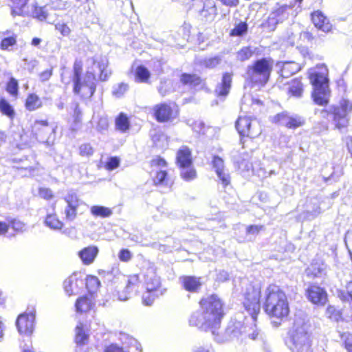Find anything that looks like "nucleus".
Here are the masks:
<instances>
[{"label":"nucleus","mask_w":352,"mask_h":352,"mask_svg":"<svg viewBox=\"0 0 352 352\" xmlns=\"http://www.w3.org/2000/svg\"><path fill=\"white\" fill-rule=\"evenodd\" d=\"M223 315V302L217 295L213 294L200 301V309L191 314L189 324L206 331H210L216 336L215 340L218 342L232 340L239 336L244 338L248 337L252 340H260L263 342V349L265 352H271L270 346L263 341V335L256 328L252 329V331L250 332L251 329H248L247 327H243L240 322H230L225 331V339L219 338L216 331L220 327Z\"/></svg>","instance_id":"nucleus-1"},{"label":"nucleus","mask_w":352,"mask_h":352,"mask_svg":"<svg viewBox=\"0 0 352 352\" xmlns=\"http://www.w3.org/2000/svg\"><path fill=\"white\" fill-rule=\"evenodd\" d=\"M264 309L276 326L287 318L289 313L287 298L285 292L277 285H270L265 291Z\"/></svg>","instance_id":"nucleus-2"},{"label":"nucleus","mask_w":352,"mask_h":352,"mask_svg":"<svg viewBox=\"0 0 352 352\" xmlns=\"http://www.w3.org/2000/svg\"><path fill=\"white\" fill-rule=\"evenodd\" d=\"M310 326L307 322L296 319L288 333L286 344L292 352H311Z\"/></svg>","instance_id":"nucleus-3"},{"label":"nucleus","mask_w":352,"mask_h":352,"mask_svg":"<svg viewBox=\"0 0 352 352\" xmlns=\"http://www.w3.org/2000/svg\"><path fill=\"white\" fill-rule=\"evenodd\" d=\"M309 79L314 87L312 98L316 104L323 106L328 103L329 96L328 69L321 65L309 71Z\"/></svg>","instance_id":"nucleus-4"},{"label":"nucleus","mask_w":352,"mask_h":352,"mask_svg":"<svg viewBox=\"0 0 352 352\" xmlns=\"http://www.w3.org/2000/svg\"><path fill=\"white\" fill-rule=\"evenodd\" d=\"M273 67V60L261 58L247 67V79L253 85L264 86L270 79Z\"/></svg>","instance_id":"nucleus-5"},{"label":"nucleus","mask_w":352,"mask_h":352,"mask_svg":"<svg viewBox=\"0 0 352 352\" xmlns=\"http://www.w3.org/2000/svg\"><path fill=\"white\" fill-rule=\"evenodd\" d=\"M260 289L252 285H248L244 294L243 305L253 322L256 320L257 316L260 312Z\"/></svg>","instance_id":"nucleus-6"},{"label":"nucleus","mask_w":352,"mask_h":352,"mask_svg":"<svg viewBox=\"0 0 352 352\" xmlns=\"http://www.w3.org/2000/svg\"><path fill=\"white\" fill-rule=\"evenodd\" d=\"M82 73V66L80 63L75 62L74 65V92L76 94L80 95L82 98H91L96 91V84L93 82H81L80 76Z\"/></svg>","instance_id":"nucleus-7"},{"label":"nucleus","mask_w":352,"mask_h":352,"mask_svg":"<svg viewBox=\"0 0 352 352\" xmlns=\"http://www.w3.org/2000/svg\"><path fill=\"white\" fill-rule=\"evenodd\" d=\"M32 133L36 139L50 146L55 140V129L47 120H36L32 125Z\"/></svg>","instance_id":"nucleus-8"},{"label":"nucleus","mask_w":352,"mask_h":352,"mask_svg":"<svg viewBox=\"0 0 352 352\" xmlns=\"http://www.w3.org/2000/svg\"><path fill=\"white\" fill-rule=\"evenodd\" d=\"M352 111V103L346 99H342L338 106L333 108V122L336 128H346L349 121V114Z\"/></svg>","instance_id":"nucleus-9"},{"label":"nucleus","mask_w":352,"mask_h":352,"mask_svg":"<svg viewBox=\"0 0 352 352\" xmlns=\"http://www.w3.org/2000/svg\"><path fill=\"white\" fill-rule=\"evenodd\" d=\"M236 129L241 136L254 138L261 134V130L256 120H251L250 117L240 116L236 122Z\"/></svg>","instance_id":"nucleus-10"},{"label":"nucleus","mask_w":352,"mask_h":352,"mask_svg":"<svg viewBox=\"0 0 352 352\" xmlns=\"http://www.w3.org/2000/svg\"><path fill=\"white\" fill-rule=\"evenodd\" d=\"M108 61L106 58H101L100 60H94L92 71H88L82 82L96 84V76L98 74L100 80H106L110 75L107 67Z\"/></svg>","instance_id":"nucleus-11"},{"label":"nucleus","mask_w":352,"mask_h":352,"mask_svg":"<svg viewBox=\"0 0 352 352\" xmlns=\"http://www.w3.org/2000/svg\"><path fill=\"white\" fill-rule=\"evenodd\" d=\"M63 199L67 203L64 212L65 219L68 221H73L77 217V210L82 204V201L78 197L77 193L72 190H69Z\"/></svg>","instance_id":"nucleus-12"},{"label":"nucleus","mask_w":352,"mask_h":352,"mask_svg":"<svg viewBox=\"0 0 352 352\" xmlns=\"http://www.w3.org/2000/svg\"><path fill=\"white\" fill-rule=\"evenodd\" d=\"M274 120L280 125L294 129L305 124V119L302 117L296 114L290 115L285 112L277 114L274 118Z\"/></svg>","instance_id":"nucleus-13"},{"label":"nucleus","mask_w":352,"mask_h":352,"mask_svg":"<svg viewBox=\"0 0 352 352\" xmlns=\"http://www.w3.org/2000/svg\"><path fill=\"white\" fill-rule=\"evenodd\" d=\"M123 338L126 339L123 343L124 348L112 344L107 347L104 352H142L141 346L137 340L127 335H124Z\"/></svg>","instance_id":"nucleus-14"},{"label":"nucleus","mask_w":352,"mask_h":352,"mask_svg":"<svg viewBox=\"0 0 352 352\" xmlns=\"http://www.w3.org/2000/svg\"><path fill=\"white\" fill-rule=\"evenodd\" d=\"M306 296L313 304L324 305L327 300L326 291L317 285H311L306 289Z\"/></svg>","instance_id":"nucleus-15"},{"label":"nucleus","mask_w":352,"mask_h":352,"mask_svg":"<svg viewBox=\"0 0 352 352\" xmlns=\"http://www.w3.org/2000/svg\"><path fill=\"white\" fill-rule=\"evenodd\" d=\"M34 320L35 316L32 313L21 314L16 322L19 333L30 335L34 329Z\"/></svg>","instance_id":"nucleus-16"},{"label":"nucleus","mask_w":352,"mask_h":352,"mask_svg":"<svg viewBox=\"0 0 352 352\" xmlns=\"http://www.w3.org/2000/svg\"><path fill=\"white\" fill-rule=\"evenodd\" d=\"M144 277L146 289L149 291L166 289L161 287L160 278L156 274L155 270L153 267L146 269Z\"/></svg>","instance_id":"nucleus-17"},{"label":"nucleus","mask_w":352,"mask_h":352,"mask_svg":"<svg viewBox=\"0 0 352 352\" xmlns=\"http://www.w3.org/2000/svg\"><path fill=\"white\" fill-rule=\"evenodd\" d=\"M276 67L282 78H289L301 69L300 65L294 61L278 62Z\"/></svg>","instance_id":"nucleus-18"},{"label":"nucleus","mask_w":352,"mask_h":352,"mask_svg":"<svg viewBox=\"0 0 352 352\" xmlns=\"http://www.w3.org/2000/svg\"><path fill=\"white\" fill-rule=\"evenodd\" d=\"M154 116L159 122H165L172 118L173 109L166 103H160L153 107Z\"/></svg>","instance_id":"nucleus-19"},{"label":"nucleus","mask_w":352,"mask_h":352,"mask_svg":"<svg viewBox=\"0 0 352 352\" xmlns=\"http://www.w3.org/2000/svg\"><path fill=\"white\" fill-rule=\"evenodd\" d=\"M311 20L315 27L318 30L324 32L331 31L332 27L331 24L321 11L317 10L313 12L311 14Z\"/></svg>","instance_id":"nucleus-20"},{"label":"nucleus","mask_w":352,"mask_h":352,"mask_svg":"<svg viewBox=\"0 0 352 352\" xmlns=\"http://www.w3.org/2000/svg\"><path fill=\"white\" fill-rule=\"evenodd\" d=\"M287 9L288 7L287 6H283L272 12L268 17L269 25L275 26L287 19L288 17Z\"/></svg>","instance_id":"nucleus-21"},{"label":"nucleus","mask_w":352,"mask_h":352,"mask_svg":"<svg viewBox=\"0 0 352 352\" xmlns=\"http://www.w3.org/2000/svg\"><path fill=\"white\" fill-rule=\"evenodd\" d=\"M232 75L229 73H225L221 79V82L219 83L215 88V94L217 96H226L231 88Z\"/></svg>","instance_id":"nucleus-22"},{"label":"nucleus","mask_w":352,"mask_h":352,"mask_svg":"<svg viewBox=\"0 0 352 352\" xmlns=\"http://www.w3.org/2000/svg\"><path fill=\"white\" fill-rule=\"evenodd\" d=\"M64 289L68 296L76 295L80 286L83 285L82 280H78L75 276H71L64 281Z\"/></svg>","instance_id":"nucleus-23"},{"label":"nucleus","mask_w":352,"mask_h":352,"mask_svg":"<svg viewBox=\"0 0 352 352\" xmlns=\"http://www.w3.org/2000/svg\"><path fill=\"white\" fill-rule=\"evenodd\" d=\"M176 160L179 168L192 165V160L190 150L187 146H182L177 153Z\"/></svg>","instance_id":"nucleus-24"},{"label":"nucleus","mask_w":352,"mask_h":352,"mask_svg":"<svg viewBox=\"0 0 352 352\" xmlns=\"http://www.w3.org/2000/svg\"><path fill=\"white\" fill-rule=\"evenodd\" d=\"M98 253V249L96 246L85 248L79 252L78 255L82 263L85 265L92 263Z\"/></svg>","instance_id":"nucleus-25"},{"label":"nucleus","mask_w":352,"mask_h":352,"mask_svg":"<svg viewBox=\"0 0 352 352\" xmlns=\"http://www.w3.org/2000/svg\"><path fill=\"white\" fill-rule=\"evenodd\" d=\"M13 2V7L12 10V15H22L28 13L29 6L28 3H34L36 0H12Z\"/></svg>","instance_id":"nucleus-26"},{"label":"nucleus","mask_w":352,"mask_h":352,"mask_svg":"<svg viewBox=\"0 0 352 352\" xmlns=\"http://www.w3.org/2000/svg\"><path fill=\"white\" fill-rule=\"evenodd\" d=\"M179 280L183 287L190 292H196L201 286L199 278L195 276H182Z\"/></svg>","instance_id":"nucleus-27"},{"label":"nucleus","mask_w":352,"mask_h":352,"mask_svg":"<svg viewBox=\"0 0 352 352\" xmlns=\"http://www.w3.org/2000/svg\"><path fill=\"white\" fill-rule=\"evenodd\" d=\"M303 91V85L299 79H294L288 84L289 96L300 98L302 96Z\"/></svg>","instance_id":"nucleus-28"},{"label":"nucleus","mask_w":352,"mask_h":352,"mask_svg":"<svg viewBox=\"0 0 352 352\" xmlns=\"http://www.w3.org/2000/svg\"><path fill=\"white\" fill-rule=\"evenodd\" d=\"M326 267L323 263H311L306 270L307 276L311 278H320L325 274Z\"/></svg>","instance_id":"nucleus-29"},{"label":"nucleus","mask_w":352,"mask_h":352,"mask_svg":"<svg viewBox=\"0 0 352 352\" xmlns=\"http://www.w3.org/2000/svg\"><path fill=\"white\" fill-rule=\"evenodd\" d=\"M29 12L25 14H30L34 18L38 19L39 21H44L47 19V10L45 6L38 7L34 3H31V8H29ZM23 14V15H24Z\"/></svg>","instance_id":"nucleus-30"},{"label":"nucleus","mask_w":352,"mask_h":352,"mask_svg":"<svg viewBox=\"0 0 352 352\" xmlns=\"http://www.w3.org/2000/svg\"><path fill=\"white\" fill-rule=\"evenodd\" d=\"M263 228V226L251 225L245 228V236L243 239H239L240 242L253 241L259 232Z\"/></svg>","instance_id":"nucleus-31"},{"label":"nucleus","mask_w":352,"mask_h":352,"mask_svg":"<svg viewBox=\"0 0 352 352\" xmlns=\"http://www.w3.org/2000/svg\"><path fill=\"white\" fill-rule=\"evenodd\" d=\"M93 302L87 296H82L77 299L75 307L78 313L88 311L92 307Z\"/></svg>","instance_id":"nucleus-32"},{"label":"nucleus","mask_w":352,"mask_h":352,"mask_svg":"<svg viewBox=\"0 0 352 352\" xmlns=\"http://www.w3.org/2000/svg\"><path fill=\"white\" fill-rule=\"evenodd\" d=\"M166 289L161 290H147L142 295V302L145 305H151L154 302L155 299L160 296H162Z\"/></svg>","instance_id":"nucleus-33"},{"label":"nucleus","mask_w":352,"mask_h":352,"mask_svg":"<svg viewBox=\"0 0 352 352\" xmlns=\"http://www.w3.org/2000/svg\"><path fill=\"white\" fill-rule=\"evenodd\" d=\"M150 76L151 73L146 67L143 65L137 67L135 71V81L136 82L146 83Z\"/></svg>","instance_id":"nucleus-34"},{"label":"nucleus","mask_w":352,"mask_h":352,"mask_svg":"<svg viewBox=\"0 0 352 352\" xmlns=\"http://www.w3.org/2000/svg\"><path fill=\"white\" fill-rule=\"evenodd\" d=\"M45 225L54 230H59L63 227V223L59 220L56 214H47Z\"/></svg>","instance_id":"nucleus-35"},{"label":"nucleus","mask_w":352,"mask_h":352,"mask_svg":"<svg viewBox=\"0 0 352 352\" xmlns=\"http://www.w3.org/2000/svg\"><path fill=\"white\" fill-rule=\"evenodd\" d=\"M140 283L141 281L139 275L133 274L129 276L127 278V283L125 287V290L128 292V294L136 292L138 290Z\"/></svg>","instance_id":"nucleus-36"},{"label":"nucleus","mask_w":352,"mask_h":352,"mask_svg":"<svg viewBox=\"0 0 352 352\" xmlns=\"http://www.w3.org/2000/svg\"><path fill=\"white\" fill-rule=\"evenodd\" d=\"M325 316L331 321L339 322L342 320V313L340 309L329 305L325 311Z\"/></svg>","instance_id":"nucleus-37"},{"label":"nucleus","mask_w":352,"mask_h":352,"mask_svg":"<svg viewBox=\"0 0 352 352\" xmlns=\"http://www.w3.org/2000/svg\"><path fill=\"white\" fill-rule=\"evenodd\" d=\"M42 106V102L39 97L34 94H30L25 102V107L29 111H34Z\"/></svg>","instance_id":"nucleus-38"},{"label":"nucleus","mask_w":352,"mask_h":352,"mask_svg":"<svg viewBox=\"0 0 352 352\" xmlns=\"http://www.w3.org/2000/svg\"><path fill=\"white\" fill-rule=\"evenodd\" d=\"M181 177L186 182H190L197 177V172L192 165L180 168Z\"/></svg>","instance_id":"nucleus-39"},{"label":"nucleus","mask_w":352,"mask_h":352,"mask_svg":"<svg viewBox=\"0 0 352 352\" xmlns=\"http://www.w3.org/2000/svg\"><path fill=\"white\" fill-rule=\"evenodd\" d=\"M222 62V56L217 55L213 57L206 58L200 61V65L207 69H214Z\"/></svg>","instance_id":"nucleus-40"},{"label":"nucleus","mask_w":352,"mask_h":352,"mask_svg":"<svg viewBox=\"0 0 352 352\" xmlns=\"http://www.w3.org/2000/svg\"><path fill=\"white\" fill-rule=\"evenodd\" d=\"M201 14L207 20H212L217 14V8L213 2L208 1L205 3L201 12Z\"/></svg>","instance_id":"nucleus-41"},{"label":"nucleus","mask_w":352,"mask_h":352,"mask_svg":"<svg viewBox=\"0 0 352 352\" xmlns=\"http://www.w3.org/2000/svg\"><path fill=\"white\" fill-rule=\"evenodd\" d=\"M7 36L3 37L1 42V48L3 50H9L10 47L14 46L16 43V36L10 32L3 33Z\"/></svg>","instance_id":"nucleus-42"},{"label":"nucleus","mask_w":352,"mask_h":352,"mask_svg":"<svg viewBox=\"0 0 352 352\" xmlns=\"http://www.w3.org/2000/svg\"><path fill=\"white\" fill-rule=\"evenodd\" d=\"M0 111L10 120H12L14 118V109L5 98L0 99Z\"/></svg>","instance_id":"nucleus-43"},{"label":"nucleus","mask_w":352,"mask_h":352,"mask_svg":"<svg viewBox=\"0 0 352 352\" xmlns=\"http://www.w3.org/2000/svg\"><path fill=\"white\" fill-rule=\"evenodd\" d=\"M91 213L94 217L102 218L108 217L112 214V210L102 206H93L90 209Z\"/></svg>","instance_id":"nucleus-44"},{"label":"nucleus","mask_w":352,"mask_h":352,"mask_svg":"<svg viewBox=\"0 0 352 352\" xmlns=\"http://www.w3.org/2000/svg\"><path fill=\"white\" fill-rule=\"evenodd\" d=\"M88 340V336L83 331V329L80 326H77L76 328V343L77 347L76 352H81L80 346L86 344Z\"/></svg>","instance_id":"nucleus-45"},{"label":"nucleus","mask_w":352,"mask_h":352,"mask_svg":"<svg viewBox=\"0 0 352 352\" xmlns=\"http://www.w3.org/2000/svg\"><path fill=\"white\" fill-rule=\"evenodd\" d=\"M180 80L184 85L191 87H195L201 83V78L195 74H183L181 76Z\"/></svg>","instance_id":"nucleus-46"},{"label":"nucleus","mask_w":352,"mask_h":352,"mask_svg":"<svg viewBox=\"0 0 352 352\" xmlns=\"http://www.w3.org/2000/svg\"><path fill=\"white\" fill-rule=\"evenodd\" d=\"M116 129L122 133L126 132L129 128V121L126 116L121 113L116 119Z\"/></svg>","instance_id":"nucleus-47"},{"label":"nucleus","mask_w":352,"mask_h":352,"mask_svg":"<svg viewBox=\"0 0 352 352\" xmlns=\"http://www.w3.org/2000/svg\"><path fill=\"white\" fill-rule=\"evenodd\" d=\"M85 284L89 292L94 294L99 288L100 282L99 279L95 276H87Z\"/></svg>","instance_id":"nucleus-48"},{"label":"nucleus","mask_w":352,"mask_h":352,"mask_svg":"<svg viewBox=\"0 0 352 352\" xmlns=\"http://www.w3.org/2000/svg\"><path fill=\"white\" fill-rule=\"evenodd\" d=\"M254 50L250 47H244L236 53L237 60L243 62L249 60L254 54Z\"/></svg>","instance_id":"nucleus-49"},{"label":"nucleus","mask_w":352,"mask_h":352,"mask_svg":"<svg viewBox=\"0 0 352 352\" xmlns=\"http://www.w3.org/2000/svg\"><path fill=\"white\" fill-rule=\"evenodd\" d=\"M129 85L126 83L121 82L115 85L112 89V94L116 98H120L127 91Z\"/></svg>","instance_id":"nucleus-50"},{"label":"nucleus","mask_w":352,"mask_h":352,"mask_svg":"<svg viewBox=\"0 0 352 352\" xmlns=\"http://www.w3.org/2000/svg\"><path fill=\"white\" fill-rule=\"evenodd\" d=\"M340 337L342 344L348 352H352V334L349 332H340Z\"/></svg>","instance_id":"nucleus-51"},{"label":"nucleus","mask_w":352,"mask_h":352,"mask_svg":"<svg viewBox=\"0 0 352 352\" xmlns=\"http://www.w3.org/2000/svg\"><path fill=\"white\" fill-rule=\"evenodd\" d=\"M248 31V24L245 22H241L237 24L230 32V36H241Z\"/></svg>","instance_id":"nucleus-52"},{"label":"nucleus","mask_w":352,"mask_h":352,"mask_svg":"<svg viewBox=\"0 0 352 352\" xmlns=\"http://www.w3.org/2000/svg\"><path fill=\"white\" fill-rule=\"evenodd\" d=\"M167 177V173L165 170H157L156 175L154 178V183L155 185L168 186V181Z\"/></svg>","instance_id":"nucleus-53"},{"label":"nucleus","mask_w":352,"mask_h":352,"mask_svg":"<svg viewBox=\"0 0 352 352\" xmlns=\"http://www.w3.org/2000/svg\"><path fill=\"white\" fill-rule=\"evenodd\" d=\"M217 177L221 182V185L226 188L230 184L231 177L228 170L225 169L219 173H216Z\"/></svg>","instance_id":"nucleus-54"},{"label":"nucleus","mask_w":352,"mask_h":352,"mask_svg":"<svg viewBox=\"0 0 352 352\" xmlns=\"http://www.w3.org/2000/svg\"><path fill=\"white\" fill-rule=\"evenodd\" d=\"M19 85L18 81L13 77H11L6 86V91L12 96H16L18 94Z\"/></svg>","instance_id":"nucleus-55"},{"label":"nucleus","mask_w":352,"mask_h":352,"mask_svg":"<svg viewBox=\"0 0 352 352\" xmlns=\"http://www.w3.org/2000/svg\"><path fill=\"white\" fill-rule=\"evenodd\" d=\"M8 224L16 232H23L26 230L25 224L17 219H8Z\"/></svg>","instance_id":"nucleus-56"},{"label":"nucleus","mask_w":352,"mask_h":352,"mask_svg":"<svg viewBox=\"0 0 352 352\" xmlns=\"http://www.w3.org/2000/svg\"><path fill=\"white\" fill-rule=\"evenodd\" d=\"M212 164L215 173H219V171H221L226 169L223 159L219 156L213 157Z\"/></svg>","instance_id":"nucleus-57"},{"label":"nucleus","mask_w":352,"mask_h":352,"mask_svg":"<svg viewBox=\"0 0 352 352\" xmlns=\"http://www.w3.org/2000/svg\"><path fill=\"white\" fill-rule=\"evenodd\" d=\"M170 90V82L167 80H161L159 86L157 87V91L162 96H165L169 93Z\"/></svg>","instance_id":"nucleus-58"},{"label":"nucleus","mask_w":352,"mask_h":352,"mask_svg":"<svg viewBox=\"0 0 352 352\" xmlns=\"http://www.w3.org/2000/svg\"><path fill=\"white\" fill-rule=\"evenodd\" d=\"M50 6L54 10H64L68 7V3L63 0H50Z\"/></svg>","instance_id":"nucleus-59"},{"label":"nucleus","mask_w":352,"mask_h":352,"mask_svg":"<svg viewBox=\"0 0 352 352\" xmlns=\"http://www.w3.org/2000/svg\"><path fill=\"white\" fill-rule=\"evenodd\" d=\"M109 127V120L107 117H100L98 120L96 129L100 133H104Z\"/></svg>","instance_id":"nucleus-60"},{"label":"nucleus","mask_w":352,"mask_h":352,"mask_svg":"<svg viewBox=\"0 0 352 352\" xmlns=\"http://www.w3.org/2000/svg\"><path fill=\"white\" fill-rule=\"evenodd\" d=\"M80 154L82 156H91L94 153V149L89 144H83L79 148Z\"/></svg>","instance_id":"nucleus-61"},{"label":"nucleus","mask_w":352,"mask_h":352,"mask_svg":"<svg viewBox=\"0 0 352 352\" xmlns=\"http://www.w3.org/2000/svg\"><path fill=\"white\" fill-rule=\"evenodd\" d=\"M55 28L63 36H67L70 34V28L68 25L64 23H58L55 25Z\"/></svg>","instance_id":"nucleus-62"},{"label":"nucleus","mask_w":352,"mask_h":352,"mask_svg":"<svg viewBox=\"0 0 352 352\" xmlns=\"http://www.w3.org/2000/svg\"><path fill=\"white\" fill-rule=\"evenodd\" d=\"M120 165V160L117 157H110L106 164L107 169L112 170L118 168Z\"/></svg>","instance_id":"nucleus-63"},{"label":"nucleus","mask_w":352,"mask_h":352,"mask_svg":"<svg viewBox=\"0 0 352 352\" xmlns=\"http://www.w3.org/2000/svg\"><path fill=\"white\" fill-rule=\"evenodd\" d=\"M345 244L346 248L350 253V255L352 254V229L349 230L344 238Z\"/></svg>","instance_id":"nucleus-64"}]
</instances>
